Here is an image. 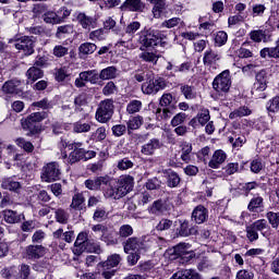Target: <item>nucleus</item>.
<instances>
[{
  "instance_id": "55",
  "label": "nucleus",
  "mask_w": 279,
  "mask_h": 279,
  "mask_svg": "<svg viewBox=\"0 0 279 279\" xmlns=\"http://www.w3.org/2000/svg\"><path fill=\"white\" fill-rule=\"evenodd\" d=\"M187 250L186 243H179L172 248V253H170V256H172L173 260H178L181 256H183L184 252Z\"/></svg>"
},
{
  "instance_id": "35",
  "label": "nucleus",
  "mask_w": 279,
  "mask_h": 279,
  "mask_svg": "<svg viewBox=\"0 0 279 279\" xmlns=\"http://www.w3.org/2000/svg\"><path fill=\"white\" fill-rule=\"evenodd\" d=\"M145 119L143 116H135L131 117L129 121L126 122V128H128V134H132V131L134 130H141V126L143 125Z\"/></svg>"
},
{
  "instance_id": "39",
  "label": "nucleus",
  "mask_w": 279,
  "mask_h": 279,
  "mask_svg": "<svg viewBox=\"0 0 279 279\" xmlns=\"http://www.w3.org/2000/svg\"><path fill=\"white\" fill-rule=\"evenodd\" d=\"M54 219L57 223H61L62 226H65V223H69V211H66L64 208H56L54 207Z\"/></svg>"
},
{
  "instance_id": "58",
  "label": "nucleus",
  "mask_w": 279,
  "mask_h": 279,
  "mask_svg": "<svg viewBox=\"0 0 279 279\" xmlns=\"http://www.w3.org/2000/svg\"><path fill=\"white\" fill-rule=\"evenodd\" d=\"M117 27V21H114V19H112V16L107 17V20L104 22V27L102 29L105 32H110V29H112V32H114V34H119V32H121V28H114Z\"/></svg>"
},
{
  "instance_id": "52",
  "label": "nucleus",
  "mask_w": 279,
  "mask_h": 279,
  "mask_svg": "<svg viewBox=\"0 0 279 279\" xmlns=\"http://www.w3.org/2000/svg\"><path fill=\"white\" fill-rule=\"evenodd\" d=\"M175 101H178V99H175L171 93H167L160 97L159 106H161V108H169V106H173Z\"/></svg>"
},
{
  "instance_id": "5",
  "label": "nucleus",
  "mask_w": 279,
  "mask_h": 279,
  "mask_svg": "<svg viewBox=\"0 0 279 279\" xmlns=\"http://www.w3.org/2000/svg\"><path fill=\"white\" fill-rule=\"evenodd\" d=\"M165 88H167V80L165 77H156L154 73L146 74V82L142 84V93L144 95H158Z\"/></svg>"
},
{
  "instance_id": "61",
  "label": "nucleus",
  "mask_w": 279,
  "mask_h": 279,
  "mask_svg": "<svg viewBox=\"0 0 279 279\" xmlns=\"http://www.w3.org/2000/svg\"><path fill=\"white\" fill-rule=\"evenodd\" d=\"M187 117L189 116L185 112H179L175 116H173V118L170 121V125L172 128H178V125H182V123L186 121Z\"/></svg>"
},
{
  "instance_id": "12",
  "label": "nucleus",
  "mask_w": 279,
  "mask_h": 279,
  "mask_svg": "<svg viewBox=\"0 0 279 279\" xmlns=\"http://www.w3.org/2000/svg\"><path fill=\"white\" fill-rule=\"evenodd\" d=\"M269 84V75L267 70L262 69L255 74V82L253 84L252 90L255 93H265Z\"/></svg>"
},
{
  "instance_id": "17",
  "label": "nucleus",
  "mask_w": 279,
  "mask_h": 279,
  "mask_svg": "<svg viewBox=\"0 0 279 279\" xmlns=\"http://www.w3.org/2000/svg\"><path fill=\"white\" fill-rule=\"evenodd\" d=\"M46 250L41 244H29L25 247L26 258L28 260H38L45 256Z\"/></svg>"
},
{
  "instance_id": "41",
  "label": "nucleus",
  "mask_w": 279,
  "mask_h": 279,
  "mask_svg": "<svg viewBox=\"0 0 279 279\" xmlns=\"http://www.w3.org/2000/svg\"><path fill=\"white\" fill-rule=\"evenodd\" d=\"M158 58H160V56L156 54V52L154 51L149 52L147 50H142V52L140 53V60L142 62L158 64Z\"/></svg>"
},
{
  "instance_id": "22",
  "label": "nucleus",
  "mask_w": 279,
  "mask_h": 279,
  "mask_svg": "<svg viewBox=\"0 0 279 279\" xmlns=\"http://www.w3.org/2000/svg\"><path fill=\"white\" fill-rule=\"evenodd\" d=\"M2 90L5 93V95H19V97L23 95V87L21 86V81L19 80L7 81L2 86Z\"/></svg>"
},
{
  "instance_id": "14",
  "label": "nucleus",
  "mask_w": 279,
  "mask_h": 279,
  "mask_svg": "<svg viewBox=\"0 0 279 279\" xmlns=\"http://www.w3.org/2000/svg\"><path fill=\"white\" fill-rule=\"evenodd\" d=\"M88 233L80 232L72 250L75 256H82L84 252H88Z\"/></svg>"
},
{
  "instance_id": "18",
  "label": "nucleus",
  "mask_w": 279,
  "mask_h": 279,
  "mask_svg": "<svg viewBox=\"0 0 279 279\" xmlns=\"http://www.w3.org/2000/svg\"><path fill=\"white\" fill-rule=\"evenodd\" d=\"M166 186L168 189H178L180 186V182H182V178L180 174L175 172L173 169H165L162 170Z\"/></svg>"
},
{
  "instance_id": "54",
  "label": "nucleus",
  "mask_w": 279,
  "mask_h": 279,
  "mask_svg": "<svg viewBox=\"0 0 279 279\" xmlns=\"http://www.w3.org/2000/svg\"><path fill=\"white\" fill-rule=\"evenodd\" d=\"M132 234H134V228H132L130 225H122L119 228L118 236L120 239L128 240V239L132 238Z\"/></svg>"
},
{
  "instance_id": "3",
  "label": "nucleus",
  "mask_w": 279,
  "mask_h": 279,
  "mask_svg": "<svg viewBox=\"0 0 279 279\" xmlns=\"http://www.w3.org/2000/svg\"><path fill=\"white\" fill-rule=\"evenodd\" d=\"M134 191V177L130 174L120 175L117 185L109 186L106 189L105 193L107 197H111V199H121V197H125L128 193H132Z\"/></svg>"
},
{
  "instance_id": "34",
  "label": "nucleus",
  "mask_w": 279,
  "mask_h": 279,
  "mask_svg": "<svg viewBox=\"0 0 279 279\" xmlns=\"http://www.w3.org/2000/svg\"><path fill=\"white\" fill-rule=\"evenodd\" d=\"M116 78H117V66L114 65L107 66L102 69L100 73L98 72V82L99 80L105 82L106 80L110 81Z\"/></svg>"
},
{
  "instance_id": "23",
  "label": "nucleus",
  "mask_w": 279,
  "mask_h": 279,
  "mask_svg": "<svg viewBox=\"0 0 279 279\" xmlns=\"http://www.w3.org/2000/svg\"><path fill=\"white\" fill-rule=\"evenodd\" d=\"M228 160V154L223 149H217L214 151L211 159L208 162L210 169H219Z\"/></svg>"
},
{
  "instance_id": "1",
  "label": "nucleus",
  "mask_w": 279,
  "mask_h": 279,
  "mask_svg": "<svg viewBox=\"0 0 279 279\" xmlns=\"http://www.w3.org/2000/svg\"><path fill=\"white\" fill-rule=\"evenodd\" d=\"M136 36L140 51H149L156 49V47H165V45H167V43H165L167 35H165L162 31L149 26H145Z\"/></svg>"
},
{
  "instance_id": "37",
  "label": "nucleus",
  "mask_w": 279,
  "mask_h": 279,
  "mask_svg": "<svg viewBox=\"0 0 279 279\" xmlns=\"http://www.w3.org/2000/svg\"><path fill=\"white\" fill-rule=\"evenodd\" d=\"M259 184L256 181H251L246 183H240L238 186V191H240V194L244 197H248L250 193L254 191V189H258Z\"/></svg>"
},
{
  "instance_id": "9",
  "label": "nucleus",
  "mask_w": 279,
  "mask_h": 279,
  "mask_svg": "<svg viewBox=\"0 0 279 279\" xmlns=\"http://www.w3.org/2000/svg\"><path fill=\"white\" fill-rule=\"evenodd\" d=\"M172 234L174 238H185L197 234L195 228L191 227V222L186 219H177L173 222Z\"/></svg>"
},
{
  "instance_id": "19",
  "label": "nucleus",
  "mask_w": 279,
  "mask_h": 279,
  "mask_svg": "<svg viewBox=\"0 0 279 279\" xmlns=\"http://www.w3.org/2000/svg\"><path fill=\"white\" fill-rule=\"evenodd\" d=\"M15 49L24 51L25 56H32L34 53V39L29 36H23L14 44Z\"/></svg>"
},
{
  "instance_id": "40",
  "label": "nucleus",
  "mask_w": 279,
  "mask_h": 279,
  "mask_svg": "<svg viewBox=\"0 0 279 279\" xmlns=\"http://www.w3.org/2000/svg\"><path fill=\"white\" fill-rule=\"evenodd\" d=\"M266 110H267L269 117H271V114H278V112H279V95H276L275 97L270 98L266 102Z\"/></svg>"
},
{
  "instance_id": "21",
  "label": "nucleus",
  "mask_w": 279,
  "mask_h": 279,
  "mask_svg": "<svg viewBox=\"0 0 279 279\" xmlns=\"http://www.w3.org/2000/svg\"><path fill=\"white\" fill-rule=\"evenodd\" d=\"M177 110H178V100H175L169 107L157 108L156 110L157 121H169V119H171V117L175 114Z\"/></svg>"
},
{
  "instance_id": "31",
  "label": "nucleus",
  "mask_w": 279,
  "mask_h": 279,
  "mask_svg": "<svg viewBox=\"0 0 279 279\" xmlns=\"http://www.w3.org/2000/svg\"><path fill=\"white\" fill-rule=\"evenodd\" d=\"M148 213L149 215L160 217V215H165V213H167V204H165L163 199H157L148 207Z\"/></svg>"
},
{
  "instance_id": "62",
  "label": "nucleus",
  "mask_w": 279,
  "mask_h": 279,
  "mask_svg": "<svg viewBox=\"0 0 279 279\" xmlns=\"http://www.w3.org/2000/svg\"><path fill=\"white\" fill-rule=\"evenodd\" d=\"M112 135L116 136V138H120V136H125V133L128 132V126L125 124H114L111 128Z\"/></svg>"
},
{
  "instance_id": "15",
  "label": "nucleus",
  "mask_w": 279,
  "mask_h": 279,
  "mask_svg": "<svg viewBox=\"0 0 279 279\" xmlns=\"http://www.w3.org/2000/svg\"><path fill=\"white\" fill-rule=\"evenodd\" d=\"M208 215H209L208 208L203 204H199L196 207H194L191 215V219L194 223H197L199 226L208 221Z\"/></svg>"
},
{
  "instance_id": "30",
  "label": "nucleus",
  "mask_w": 279,
  "mask_h": 279,
  "mask_svg": "<svg viewBox=\"0 0 279 279\" xmlns=\"http://www.w3.org/2000/svg\"><path fill=\"white\" fill-rule=\"evenodd\" d=\"M121 263V255L114 253L107 257V260L100 262L98 264V269L101 267L102 269H112L114 267H119V264Z\"/></svg>"
},
{
  "instance_id": "13",
  "label": "nucleus",
  "mask_w": 279,
  "mask_h": 279,
  "mask_svg": "<svg viewBox=\"0 0 279 279\" xmlns=\"http://www.w3.org/2000/svg\"><path fill=\"white\" fill-rule=\"evenodd\" d=\"M112 182V178L110 175L106 174L104 177H96L94 179H87L85 180L84 184L88 191H99L101 189V185L108 186Z\"/></svg>"
},
{
  "instance_id": "27",
  "label": "nucleus",
  "mask_w": 279,
  "mask_h": 279,
  "mask_svg": "<svg viewBox=\"0 0 279 279\" xmlns=\"http://www.w3.org/2000/svg\"><path fill=\"white\" fill-rule=\"evenodd\" d=\"M153 5L154 19H161L167 10V0H147Z\"/></svg>"
},
{
  "instance_id": "16",
  "label": "nucleus",
  "mask_w": 279,
  "mask_h": 279,
  "mask_svg": "<svg viewBox=\"0 0 279 279\" xmlns=\"http://www.w3.org/2000/svg\"><path fill=\"white\" fill-rule=\"evenodd\" d=\"M124 254L130 252H141L143 250V240L138 236H131L122 242Z\"/></svg>"
},
{
  "instance_id": "51",
  "label": "nucleus",
  "mask_w": 279,
  "mask_h": 279,
  "mask_svg": "<svg viewBox=\"0 0 279 279\" xmlns=\"http://www.w3.org/2000/svg\"><path fill=\"white\" fill-rule=\"evenodd\" d=\"M153 269H154L153 260L140 262V264L136 267V271H138L140 274H144V276H147V274H151Z\"/></svg>"
},
{
  "instance_id": "46",
  "label": "nucleus",
  "mask_w": 279,
  "mask_h": 279,
  "mask_svg": "<svg viewBox=\"0 0 279 279\" xmlns=\"http://www.w3.org/2000/svg\"><path fill=\"white\" fill-rule=\"evenodd\" d=\"M15 145H17L20 149H23L26 154H33L35 149L34 144L25 141L24 137H17L15 140Z\"/></svg>"
},
{
  "instance_id": "10",
  "label": "nucleus",
  "mask_w": 279,
  "mask_h": 279,
  "mask_svg": "<svg viewBox=\"0 0 279 279\" xmlns=\"http://www.w3.org/2000/svg\"><path fill=\"white\" fill-rule=\"evenodd\" d=\"M250 40L252 43L256 44H267V43H272L274 40V34H271V31L267 28H259V29H253L248 33Z\"/></svg>"
},
{
  "instance_id": "38",
  "label": "nucleus",
  "mask_w": 279,
  "mask_h": 279,
  "mask_svg": "<svg viewBox=\"0 0 279 279\" xmlns=\"http://www.w3.org/2000/svg\"><path fill=\"white\" fill-rule=\"evenodd\" d=\"M78 75H80V77L83 78V81L85 83L89 82V84H99L98 71L97 70L83 71Z\"/></svg>"
},
{
  "instance_id": "2",
  "label": "nucleus",
  "mask_w": 279,
  "mask_h": 279,
  "mask_svg": "<svg viewBox=\"0 0 279 279\" xmlns=\"http://www.w3.org/2000/svg\"><path fill=\"white\" fill-rule=\"evenodd\" d=\"M60 144L63 149L70 151L69 154L66 150L61 151L62 159L66 160L68 165L73 166L82 162V160L84 161V143L61 138Z\"/></svg>"
},
{
  "instance_id": "48",
  "label": "nucleus",
  "mask_w": 279,
  "mask_h": 279,
  "mask_svg": "<svg viewBox=\"0 0 279 279\" xmlns=\"http://www.w3.org/2000/svg\"><path fill=\"white\" fill-rule=\"evenodd\" d=\"M267 7H265V4L255 3L251 7V9H248V12L251 13V16H253V19H256L258 16H264Z\"/></svg>"
},
{
  "instance_id": "47",
  "label": "nucleus",
  "mask_w": 279,
  "mask_h": 279,
  "mask_svg": "<svg viewBox=\"0 0 279 279\" xmlns=\"http://www.w3.org/2000/svg\"><path fill=\"white\" fill-rule=\"evenodd\" d=\"M252 114V110L247 108V106H242L235 109L234 111L230 112L229 119H239L242 117H250Z\"/></svg>"
},
{
  "instance_id": "29",
  "label": "nucleus",
  "mask_w": 279,
  "mask_h": 279,
  "mask_svg": "<svg viewBox=\"0 0 279 279\" xmlns=\"http://www.w3.org/2000/svg\"><path fill=\"white\" fill-rule=\"evenodd\" d=\"M264 202L265 199L260 194H255L247 205V210L250 213H260L265 208Z\"/></svg>"
},
{
  "instance_id": "60",
  "label": "nucleus",
  "mask_w": 279,
  "mask_h": 279,
  "mask_svg": "<svg viewBox=\"0 0 279 279\" xmlns=\"http://www.w3.org/2000/svg\"><path fill=\"white\" fill-rule=\"evenodd\" d=\"M43 20L50 25H60L58 13L54 11H48L43 15Z\"/></svg>"
},
{
  "instance_id": "50",
  "label": "nucleus",
  "mask_w": 279,
  "mask_h": 279,
  "mask_svg": "<svg viewBox=\"0 0 279 279\" xmlns=\"http://www.w3.org/2000/svg\"><path fill=\"white\" fill-rule=\"evenodd\" d=\"M72 33H73V25L71 24L58 26L56 38H59V39L66 38V36H69Z\"/></svg>"
},
{
  "instance_id": "56",
  "label": "nucleus",
  "mask_w": 279,
  "mask_h": 279,
  "mask_svg": "<svg viewBox=\"0 0 279 279\" xmlns=\"http://www.w3.org/2000/svg\"><path fill=\"white\" fill-rule=\"evenodd\" d=\"M49 11V5L45 2H39L33 5L32 12L36 16H45L47 12Z\"/></svg>"
},
{
  "instance_id": "4",
  "label": "nucleus",
  "mask_w": 279,
  "mask_h": 279,
  "mask_svg": "<svg viewBox=\"0 0 279 279\" xmlns=\"http://www.w3.org/2000/svg\"><path fill=\"white\" fill-rule=\"evenodd\" d=\"M49 113L47 111H37L28 114L26 118L21 119V126L24 132H27L26 136H38L43 132L41 121L48 119Z\"/></svg>"
},
{
  "instance_id": "32",
  "label": "nucleus",
  "mask_w": 279,
  "mask_h": 279,
  "mask_svg": "<svg viewBox=\"0 0 279 279\" xmlns=\"http://www.w3.org/2000/svg\"><path fill=\"white\" fill-rule=\"evenodd\" d=\"M26 77L31 84H34V82H38V80H43V77H45V71L36 65H33L26 71Z\"/></svg>"
},
{
  "instance_id": "24",
  "label": "nucleus",
  "mask_w": 279,
  "mask_h": 279,
  "mask_svg": "<svg viewBox=\"0 0 279 279\" xmlns=\"http://www.w3.org/2000/svg\"><path fill=\"white\" fill-rule=\"evenodd\" d=\"M1 189H3V191H10L11 193L19 194L21 193L23 185L21 184V182L14 180V178L9 177V178L2 179Z\"/></svg>"
},
{
  "instance_id": "6",
  "label": "nucleus",
  "mask_w": 279,
  "mask_h": 279,
  "mask_svg": "<svg viewBox=\"0 0 279 279\" xmlns=\"http://www.w3.org/2000/svg\"><path fill=\"white\" fill-rule=\"evenodd\" d=\"M211 86L219 97H227L230 93V88H232V76L230 75V70H225L218 74L214 78Z\"/></svg>"
},
{
  "instance_id": "33",
  "label": "nucleus",
  "mask_w": 279,
  "mask_h": 279,
  "mask_svg": "<svg viewBox=\"0 0 279 279\" xmlns=\"http://www.w3.org/2000/svg\"><path fill=\"white\" fill-rule=\"evenodd\" d=\"M3 219L7 223H21V220L25 221V215H19V213L12 210V209H7L2 211Z\"/></svg>"
},
{
  "instance_id": "20",
  "label": "nucleus",
  "mask_w": 279,
  "mask_h": 279,
  "mask_svg": "<svg viewBox=\"0 0 279 279\" xmlns=\"http://www.w3.org/2000/svg\"><path fill=\"white\" fill-rule=\"evenodd\" d=\"M221 60V53L213 50V48L207 49L204 52L203 64L208 66V69H217V63Z\"/></svg>"
},
{
  "instance_id": "53",
  "label": "nucleus",
  "mask_w": 279,
  "mask_h": 279,
  "mask_svg": "<svg viewBox=\"0 0 279 279\" xmlns=\"http://www.w3.org/2000/svg\"><path fill=\"white\" fill-rule=\"evenodd\" d=\"M215 47H223L228 43V33L218 31L214 37Z\"/></svg>"
},
{
  "instance_id": "36",
  "label": "nucleus",
  "mask_w": 279,
  "mask_h": 279,
  "mask_svg": "<svg viewBox=\"0 0 279 279\" xmlns=\"http://www.w3.org/2000/svg\"><path fill=\"white\" fill-rule=\"evenodd\" d=\"M119 232L112 230V231H105L101 235V241L106 243L107 245H119Z\"/></svg>"
},
{
  "instance_id": "63",
  "label": "nucleus",
  "mask_w": 279,
  "mask_h": 279,
  "mask_svg": "<svg viewBox=\"0 0 279 279\" xmlns=\"http://www.w3.org/2000/svg\"><path fill=\"white\" fill-rule=\"evenodd\" d=\"M266 218L268 219V223L271 225V228L279 227V211H268Z\"/></svg>"
},
{
  "instance_id": "44",
  "label": "nucleus",
  "mask_w": 279,
  "mask_h": 279,
  "mask_svg": "<svg viewBox=\"0 0 279 279\" xmlns=\"http://www.w3.org/2000/svg\"><path fill=\"white\" fill-rule=\"evenodd\" d=\"M74 134H84L90 132V123H86L83 120H78L72 124Z\"/></svg>"
},
{
  "instance_id": "28",
  "label": "nucleus",
  "mask_w": 279,
  "mask_h": 279,
  "mask_svg": "<svg viewBox=\"0 0 279 279\" xmlns=\"http://www.w3.org/2000/svg\"><path fill=\"white\" fill-rule=\"evenodd\" d=\"M96 51H97V45L88 41L83 43L78 47V58L81 60H86L88 56H93V53Z\"/></svg>"
},
{
  "instance_id": "45",
  "label": "nucleus",
  "mask_w": 279,
  "mask_h": 279,
  "mask_svg": "<svg viewBox=\"0 0 279 279\" xmlns=\"http://www.w3.org/2000/svg\"><path fill=\"white\" fill-rule=\"evenodd\" d=\"M101 93L105 97H111V95H117L119 93V87L116 82L109 81L102 87Z\"/></svg>"
},
{
  "instance_id": "59",
  "label": "nucleus",
  "mask_w": 279,
  "mask_h": 279,
  "mask_svg": "<svg viewBox=\"0 0 279 279\" xmlns=\"http://www.w3.org/2000/svg\"><path fill=\"white\" fill-rule=\"evenodd\" d=\"M181 160L183 162H191V154L193 153V145L189 143H184L181 148Z\"/></svg>"
},
{
  "instance_id": "26",
  "label": "nucleus",
  "mask_w": 279,
  "mask_h": 279,
  "mask_svg": "<svg viewBox=\"0 0 279 279\" xmlns=\"http://www.w3.org/2000/svg\"><path fill=\"white\" fill-rule=\"evenodd\" d=\"M160 147H162L160 140L151 138L148 143L142 146L141 154H143V156H154V154H156V149H160Z\"/></svg>"
},
{
  "instance_id": "42",
  "label": "nucleus",
  "mask_w": 279,
  "mask_h": 279,
  "mask_svg": "<svg viewBox=\"0 0 279 279\" xmlns=\"http://www.w3.org/2000/svg\"><path fill=\"white\" fill-rule=\"evenodd\" d=\"M110 213H108V209L104 206L96 207L93 219L97 221V223H101L102 221H106L108 219V216Z\"/></svg>"
},
{
  "instance_id": "25",
  "label": "nucleus",
  "mask_w": 279,
  "mask_h": 279,
  "mask_svg": "<svg viewBox=\"0 0 279 279\" xmlns=\"http://www.w3.org/2000/svg\"><path fill=\"white\" fill-rule=\"evenodd\" d=\"M86 198L84 197V194L76 193L72 197V203L70 204V208L72 210H78L81 215H84L86 213Z\"/></svg>"
},
{
  "instance_id": "43",
  "label": "nucleus",
  "mask_w": 279,
  "mask_h": 279,
  "mask_svg": "<svg viewBox=\"0 0 279 279\" xmlns=\"http://www.w3.org/2000/svg\"><path fill=\"white\" fill-rule=\"evenodd\" d=\"M181 94L187 100L195 99L197 93H195V86L189 84H182L180 86Z\"/></svg>"
},
{
  "instance_id": "8",
  "label": "nucleus",
  "mask_w": 279,
  "mask_h": 279,
  "mask_svg": "<svg viewBox=\"0 0 279 279\" xmlns=\"http://www.w3.org/2000/svg\"><path fill=\"white\" fill-rule=\"evenodd\" d=\"M62 172L60 170V163L58 161H50L46 163L41 169V182H58Z\"/></svg>"
},
{
  "instance_id": "11",
  "label": "nucleus",
  "mask_w": 279,
  "mask_h": 279,
  "mask_svg": "<svg viewBox=\"0 0 279 279\" xmlns=\"http://www.w3.org/2000/svg\"><path fill=\"white\" fill-rule=\"evenodd\" d=\"M121 12H137V14H143L147 12V4L143 0H125L120 5Z\"/></svg>"
},
{
  "instance_id": "64",
  "label": "nucleus",
  "mask_w": 279,
  "mask_h": 279,
  "mask_svg": "<svg viewBox=\"0 0 279 279\" xmlns=\"http://www.w3.org/2000/svg\"><path fill=\"white\" fill-rule=\"evenodd\" d=\"M235 279H254V271L250 269H240L235 275Z\"/></svg>"
},
{
  "instance_id": "7",
  "label": "nucleus",
  "mask_w": 279,
  "mask_h": 279,
  "mask_svg": "<svg viewBox=\"0 0 279 279\" xmlns=\"http://www.w3.org/2000/svg\"><path fill=\"white\" fill-rule=\"evenodd\" d=\"M114 117V100L106 98L101 100L96 109L95 119L98 123H108Z\"/></svg>"
},
{
  "instance_id": "49",
  "label": "nucleus",
  "mask_w": 279,
  "mask_h": 279,
  "mask_svg": "<svg viewBox=\"0 0 279 279\" xmlns=\"http://www.w3.org/2000/svg\"><path fill=\"white\" fill-rule=\"evenodd\" d=\"M140 110H143V101L133 99L126 105L128 114H136Z\"/></svg>"
},
{
  "instance_id": "57",
  "label": "nucleus",
  "mask_w": 279,
  "mask_h": 279,
  "mask_svg": "<svg viewBox=\"0 0 279 279\" xmlns=\"http://www.w3.org/2000/svg\"><path fill=\"white\" fill-rule=\"evenodd\" d=\"M171 228L173 229V220L169 218H162L156 226L157 232H165Z\"/></svg>"
}]
</instances>
